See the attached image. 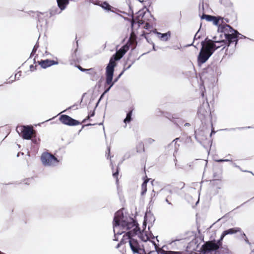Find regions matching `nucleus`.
I'll return each mask as SVG.
<instances>
[{"label":"nucleus","instance_id":"32","mask_svg":"<svg viewBox=\"0 0 254 254\" xmlns=\"http://www.w3.org/2000/svg\"><path fill=\"white\" fill-rule=\"evenodd\" d=\"M155 141V140L152 138H149L148 140H147V142L149 144H152Z\"/></svg>","mask_w":254,"mask_h":254},{"label":"nucleus","instance_id":"43","mask_svg":"<svg viewBox=\"0 0 254 254\" xmlns=\"http://www.w3.org/2000/svg\"><path fill=\"white\" fill-rule=\"evenodd\" d=\"M0 254H4L0 251Z\"/></svg>","mask_w":254,"mask_h":254},{"label":"nucleus","instance_id":"20","mask_svg":"<svg viewBox=\"0 0 254 254\" xmlns=\"http://www.w3.org/2000/svg\"><path fill=\"white\" fill-rule=\"evenodd\" d=\"M161 253L163 254H183V252L180 251L174 252L171 251H165L164 250H162Z\"/></svg>","mask_w":254,"mask_h":254},{"label":"nucleus","instance_id":"8","mask_svg":"<svg viewBox=\"0 0 254 254\" xmlns=\"http://www.w3.org/2000/svg\"><path fill=\"white\" fill-rule=\"evenodd\" d=\"M218 250V246L215 244V240L206 242L201 247L200 252L206 254L211 251Z\"/></svg>","mask_w":254,"mask_h":254},{"label":"nucleus","instance_id":"38","mask_svg":"<svg viewBox=\"0 0 254 254\" xmlns=\"http://www.w3.org/2000/svg\"><path fill=\"white\" fill-rule=\"evenodd\" d=\"M95 124H87V126H91V125H95Z\"/></svg>","mask_w":254,"mask_h":254},{"label":"nucleus","instance_id":"14","mask_svg":"<svg viewBox=\"0 0 254 254\" xmlns=\"http://www.w3.org/2000/svg\"><path fill=\"white\" fill-rule=\"evenodd\" d=\"M87 73L90 75V79L93 81L97 80L99 78L97 72L94 68L88 69Z\"/></svg>","mask_w":254,"mask_h":254},{"label":"nucleus","instance_id":"33","mask_svg":"<svg viewBox=\"0 0 254 254\" xmlns=\"http://www.w3.org/2000/svg\"><path fill=\"white\" fill-rule=\"evenodd\" d=\"M95 115V111H93L92 112H90V113H89L88 114V116L90 117H93Z\"/></svg>","mask_w":254,"mask_h":254},{"label":"nucleus","instance_id":"11","mask_svg":"<svg viewBox=\"0 0 254 254\" xmlns=\"http://www.w3.org/2000/svg\"><path fill=\"white\" fill-rule=\"evenodd\" d=\"M59 120L63 124L69 126H77L80 124V123L79 121L75 120L66 115H61Z\"/></svg>","mask_w":254,"mask_h":254},{"label":"nucleus","instance_id":"15","mask_svg":"<svg viewBox=\"0 0 254 254\" xmlns=\"http://www.w3.org/2000/svg\"><path fill=\"white\" fill-rule=\"evenodd\" d=\"M58 5L61 10H64L69 3V0H57Z\"/></svg>","mask_w":254,"mask_h":254},{"label":"nucleus","instance_id":"1","mask_svg":"<svg viewBox=\"0 0 254 254\" xmlns=\"http://www.w3.org/2000/svg\"><path fill=\"white\" fill-rule=\"evenodd\" d=\"M113 226L115 235L125 233L117 248L123 244L128 243L133 254H150L151 252L147 253L142 243L135 238L136 235L140 232V228L134 219L125 217L123 212L118 211L114 216Z\"/></svg>","mask_w":254,"mask_h":254},{"label":"nucleus","instance_id":"7","mask_svg":"<svg viewBox=\"0 0 254 254\" xmlns=\"http://www.w3.org/2000/svg\"><path fill=\"white\" fill-rule=\"evenodd\" d=\"M236 233L239 234L240 238L241 239L244 240L247 244H250L249 241L246 234L240 227H234L224 231L223 232V237H225L227 235H233Z\"/></svg>","mask_w":254,"mask_h":254},{"label":"nucleus","instance_id":"36","mask_svg":"<svg viewBox=\"0 0 254 254\" xmlns=\"http://www.w3.org/2000/svg\"><path fill=\"white\" fill-rule=\"evenodd\" d=\"M179 139V138H175V139L173 140V141H174V142H175V143H177V140H178Z\"/></svg>","mask_w":254,"mask_h":254},{"label":"nucleus","instance_id":"35","mask_svg":"<svg viewBox=\"0 0 254 254\" xmlns=\"http://www.w3.org/2000/svg\"><path fill=\"white\" fill-rule=\"evenodd\" d=\"M91 117H90L88 115L87 116V117L83 121V123H85L86 121L89 120Z\"/></svg>","mask_w":254,"mask_h":254},{"label":"nucleus","instance_id":"25","mask_svg":"<svg viewBox=\"0 0 254 254\" xmlns=\"http://www.w3.org/2000/svg\"><path fill=\"white\" fill-rule=\"evenodd\" d=\"M224 237H223V233L222 234L219 240L217 241V242H215V244H216L218 246V249L220 248V247L222 245V241L224 239Z\"/></svg>","mask_w":254,"mask_h":254},{"label":"nucleus","instance_id":"17","mask_svg":"<svg viewBox=\"0 0 254 254\" xmlns=\"http://www.w3.org/2000/svg\"><path fill=\"white\" fill-rule=\"evenodd\" d=\"M223 19H224V18L221 17H220V16H218V17L214 16V18L213 19H212L211 22H212L213 23L214 25L219 26V25L220 24V20L221 21V23H224Z\"/></svg>","mask_w":254,"mask_h":254},{"label":"nucleus","instance_id":"45","mask_svg":"<svg viewBox=\"0 0 254 254\" xmlns=\"http://www.w3.org/2000/svg\"><path fill=\"white\" fill-rule=\"evenodd\" d=\"M189 124H186L185 125V126H188V125H189Z\"/></svg>","mask_w":254,"mask_h":254},{"label":"nucleus","instance_id":"10","mask_svg":"<svg viewBox=\"0 0 254 254\" xmlns=\"http://www.w3.org/2000/svg\"><path fill=\"white\" fill-rule=\"evenodd\" d=\"M148 13H146L145 12L139 11L137 13V15L133 17L131 21V26L133 28L135 24H138V26L139 27L141 25L146 22V15Z\"/></svg>","mask_w":254,"mask_h":254},{"label":"nucleus","instance_id":"21","mask_svg":"<svg viewBox=\"0 0 254 254\" xmlns=\"http://www.w3.org/2000/svg\"><path fill=\"white\" fill-rule=\"evenodd\" d=\"M202 19H205L207 21H211L214 18V16L203 14L201 16Z\"/></svg>","mask_w":254,"mask_h":254},{"label":"nucleus","instance_id":"44","mask_svg":"<svg viewBox=\"0 0 254 254\" xmlns=\"http://www.w3.org/2000/svg\"><path fill=\"white\" fill-rule=\"evenodd\" d=\"M143 169H144V170L145 171V166L143 167Z\"/></svg>","mask_w":254,"mask_h":254},{"label":"nucleus","instance_id":"34","mask_svg":"<svg viewBox=\"0 0 254 254\" xmlns=\"http://www.w3.org/2000/svg\"><path fill=\"white\" fill-rule=\"evenodd\" d=\"M185 184L184 182H181L179 183V187L181 188H183L184 187Z\"/></svg>","mask_w":254,"mask_h":254},{"label":"nucleus","instance_id":"19","mask_svg":"<svg viewBox=\"0 0 254 254\" xmlns=\"http://www.w3.org/2000/svg\"><path fill=\"white\" fill-rule=\"evenodd\" d=\"M136 151L137 152H141L144 151V145L143 142H138L136 145Z\"/></svg>","mask_w":254,"mask_h":254},{"label":"nucleus","instance_id":"39","mask_svg":"<svg viewBox=\"0 0 254 254\" xmlns=\"http://www.w3.org/2000/svg\"><path fill=\"white\" fill-rule=\"evenodd\" d=\"M228 161V160H220L219 161H220V162H222V161Z\"/></svg>","mask_w":254,"mask_h":254},{"label":"nucleus","instance_id":"24","mask_svg":"<svg viewBox=\"0 0 254 254\" xmlns=\"http://www.w3.org/2000/svg\"><path fill=\"white\" fill-rule=\"evenodd\" d=\"M170 37V34L169 33H166L164 34H161V38L163 41H167Z\"/></svg>","mask_w":254,"mask_h":254},{"label":"nucleus","instance_id":"30","mask_svg":"<svg viewBox=\"0 0 254 254\" xmlns=\"http://www.w3.org/2000/svg\"><path fill=\"white\" fill-rule=\"evenodd\" d=\"M78 68L81 71L83 72H87L88 69L83 68L81 66L78 65L77 66Z\"/></svg>","mask_w":254,"mask_h":254},{"label":"nucleus","instance_id":"16","mask_svg":"<svg viewBox=\"0 0 254 254\" xmlns=\"http://www.w3.org/2000/svg\"><path fill=\"white\" fill-rule=\"evenodd\" d=\"M149 181V179H146L141 185L140 193L142 195H144L147 191V184L148 183Z\"/></svg>","mask_w":254,"mask_h":254},{"label":"nucleus","instance_id":"41","mask_svg":"<svg viewBox=\"0 0 254 254\" xmlns=\"http://www.w3.org/2000/svg\"><path fill=\"white\" fill-rule=\"evenodd\" d=\"M18 73H16V74H15V77H16V76H17H17H19V75H20V74H19V75H18Z\"/></svg>","mask_w":254,"mask_h":254},{"label":"nucleus","instance_id":"28","mask_svg":"<svg viewBox=\"0 0 254 254\" xmlns=\"http://www.w3.org/2000/svg\"><path fill=\"white\" fill-rule=\"evenodd\" d=\"M172 244L173 245H179V246H182V245H183V243L181 242H180V241H174Z\"/></svg>","mask_w":254,"mask_h":254},{"label":"nucleus","instance_id":"37","mask_svg":"<svg viewBox=\"0 0 254 254\" xmlns=\"http://www.w3.org/2000/svg\"><path fill=\"white\" fill-rule=\"evenodd\" d=\"M33 67H34V66H33V65H31L30 66V69H31V70H33V69H32V68H33Z\"/></svg>","mask_w":254,"mask_h":254},{"label":"nucleus","instance_id":"31","mask_svg":"<svg viewBox=\"0 0 254 254\" xmlns=\"http://www.w3.org/2000/svg\"><path fill=\"white\" fill-rule=\"evenodd\" d=\"M170 200H171V196H168L167 197V198H166V201L169 204H172V203L170 202Z\"/></svg>","mask_w":254,"mask_h":254},{"label":"nucleus","instance_id":"23","mask_svg":"<svg viewBox=\"0 0 254 254\" xmlns=\"http://www.w3.org/2000/svg\"><path fill=\"white\" fill-rule=\"evenodd\" d=\"M32 141L36 144H38L40 142V139L39 137H37L36 136V132L34 134V135L32 136Z\"/></svg>","mask_w":254,"mask_h":254},{"label":"nucleus","instance_id":"6","mask_svg":"<svg viewBox=\"0 0 254 254\" xmlns=\"http://www.w3.org/2000/svg\"><path fill=\"white\" fill-rule=\"evenodd\" d=\"M41 160L44 166H55L59 162L54 155L49 152L43 153Z\"/></svg>","mask_w":254,"mask_h":254},{"label":"nucleus","instance_id":"40","mask_svg":"<svg viewBox=\"0 0 254 254\" xmlns=\"http://www.w3.org/2000/svg\"><path fill=\"white\" fill-rule=\"evenodd\" d=\"M18 73H16V74H15V77H16V76H17H17H19V75H20V74H19V75H18Z\"/></svg>","mask_w":254,"mask_h":254},{"label":"nucleus","instance_id":"27","mask_svg":"<svg viewBox=\"0 0 254 254\" xmlns=\"http://www.w3.org/2000/svg\"><path fill=\"white\" fill-rule=\"evenodd\" d=\"M145 24L144 26V28L146 29H150V28H152V26L149 23H148V22H147V21L146 20V22L144 23Z\"/></svg>","mask_w":254,"mask_h":254},{"label":"nucleus","instance_id":"9","mask_svg":"<svg viewBox=\"0 0 254 254\" xmlns=\"http://www.w3.org/2000/svg\"><path fill=\"white\" fill-rule=\"evenodd\" d=\"M206 42L213 53L216 50L219 48L223 47V48H224L226 46H229L231 44H228V40H227L221 41H212L211 40H208L206 41Z\"/></svg>","mask_w":254,"mask_h":254},{"label":"nucleus","instance_id":"5","mask_svg":"<svg viewBox=\"0 0 254 254\" xmlns=\"http://www.w3.org/2000/svg\"><path fill=\"white\" fill-rule=\"evenodd\" d=\"M16 130L19 135L25 139H31L36 133L32 126H21L17 127Z\"/></svg>","mask_w":254,"mask_h":254},{"label":"nucleus","instance_id":"18","mask_svg":"<svg viewBox=\"0 0 254 254\" xmlns=\"http://www.w3.org/2000/svg\"><path fill=\"white\" fill-rule=\"evenodd\" d=\"M133 110H130L127 115L126 118L125 119L124 122L125 123H129L132 120L131 116L132 114Z\"/></svg>","mask_w":254,"mask_h":254},{"label":"nucleus","instance_id":"42","mask_svg":"<svg viewBox=\"0 0 254 254\" xmlns=\"http://www.w3.org/2000/svg\"><path fill=\"white\" fill-rule=\"evenodd\" d=\"M18 73H16V74H15V77H16V76H17H17H19V75H20V74H19V75H18Z\"/></svg>","mask_w":254,"mask_h":254},{"label":"nucleus","instance_id":"12","mask_svg":"<svg viewBox=\"0 0 254 254\" xmlns=\"http://www.w3.org/2000/svg\"><path fill=\"white\" fill-rule=\"evenodd\" d=\"M38 63L41 67L43 68H46L53 65L58 64L59 62L58 59L57 58H55L53 60H41V61H38Z\"/></svg>","mask_w":254,"mask_h":254},{"label":"nucleus","instance_id":"26","mask_svg":"<svg viewBox=\"0 0 254 254\" xmlns=\"http://www.w3.org/2000/svg\"><path fill=\"white\" fill-rule=\"evenodd\" d=\"M118 175H119V169H118V167H117L116 169L115 172H114V171H113V176L115 178H116L117 183H118L119 182Z\"/></svg>","mask_w":254,"mask_h":254},{"label":"nucleus","instance_id":"29","mask_svg":"<svg viewBox=\"0 0 254 254\" xmlns=\"http://www.w3.org/2000/svg\"><path fill=\"white\" fill-rule=\"evenodd\" d=\"M38 47H39L38 45H35V46L34 47V48H33V49L32 50V53L31 54V55H34V54L35 53L36 51H37Z\"/></svg>","mask_w":254,"mask_h":254},{"label":"nucleus","instance_id":"2","mask_svg":"<svg viewBox=\"0 0 254 254\" xmlns=\"http://www.w3.org/2000/svg\"><path fill=\"white\" fill-rule=\"evenodd\" d=\"M218 31L224 34L225 39L228 40V44L234 43V46H236L239 35L237 30L234 29L229 25L222 23L219 25Z\"/></svg>","mask_w":254,"mask_h":254},{"label":"nucleus","instance_id":"13","mask_svg":"<svg viewBox=\"0 0 254 254\" xmlns=\"http://www.w3.org/2000/svg\"><path fill=\"white\" fill-rule=\"evenodd\" d=\"M127 51V50L125 49V47H122L119 51H117L110 60H113V61L116 62V61L120 60L124 56Z\"/></svg>","mask_w":254,"mask_h":254},{"label":"nucleus","instance_id":"22","mask_svg":"<svg viewBox=\"0 0 254 254\" xmlns=\"http://www.w3.org/2000/svg\"><path fill=\"white\" fill-rule=\"evenodd\" d=\"M101 6L105 9L111 10V6L107 2H104L101 4Z\"/></svg>","mask_w":254,"mask_h":254},{"label":"nucleus","instance_id":"4","mask_svg":"<svg viewBox=\"0 0 254 254\" xmlns=\"http://www.w3.org/2000/svg\"><path fill=\"white\" fill-rule=\"evenodd\" d=\"M201 45L202 47L197 57V63L199 65L205 63L213 53L206 41H202Z\"/></svg>","mask_w":254,"mask_h":254},{"label":"nucleus","instance_id":"3","mask_svg":"<svg viewBox=\"0 0 254 254\" xmlns=\"http://www.w3.org/2000/svg\"><path fill=\"white\" fill-rule=\"evenodd\" d=\"M116 65L115 62L113 61V60H110L109 63L106 67V82L105 87L107 85H109V87L105 90L104 93L102 95L101 98L104 95L105 93H107L109 91L111 87L114 85V82L117 81L116 79L115 81L113 82V77L114 71V67Z\"/></svg>","mask_w":254,"mask_h":254}]
</instances>
